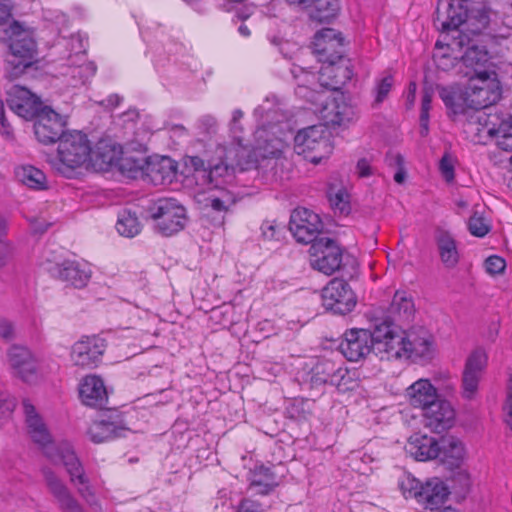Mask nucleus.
Listing matches in <instances>:
<instances>
[{
  "label": "nucleus",
  "mask_w": 512,
  "mask_h": 512,
  "mask_svg": "<svg viewBox=\"0 0 512 512\" xmlns=\"http://www.w3.org/2000/svg\"><path fill=\"white\" fill-rule=\"evenodd\" d=\"M298 6L306 9L310 19L318 23L329 22L339 9L337 0H303Z\"/></svg>",
  "instance_id": "72a5a7b5"
},
{
  "label": "nucleus",
  "mask_w": 512,
  "mask_h": 512,
  "mask_svg": "<svg viewBox=\"0 0 512 512\" xmlns=\"http://www.w3.org/2000/svg\"><path fill=\"white\" fill-rule=\"evenodd\" d=\"M439 170L441 172V175L447 182L450 183L454 180V159L450 154L445 153L442 156L439 162Z\"/></svg>",
  "instance_id": "a18cd8bd"
},
{
  "label": "nucleus",
  "mask_w": 512,
  "mask_h": 512,
  "mask_svg": "<svg viewBox=\"0 0 512 512\" xmlns=\"http://www.w3.org/2000/svg\"><path fill=\"white\" fill-rule=\"evenodd\" d=\"M42 474L49 493L62 512H84L68 486L52 469L44 467Z\"/></svg>",
  "instance_id": "f3484780"
},
{
  "label": "nucleus",
  "mask_w": 512,
  "mask_h": 512,
  "mask_svg": "<svg viewBox=\"0 0 512 512\" xmlns=\"http://www.w3.org/2000/svg\"><path fill=\"white\" fill-rule=\"evenodd\" d=\"M236 512H263V509L259 502L245 498L240 501Z\"/></svg>",
  "instance_id": "5fc2aeb1"
},
{
  "label": "nucleus",
  "mask_w": 512,
  "mask_h": 512,
  "mask_svg": "<svg viewBox=\"0 0 512 512\" xmlns=\"http://www.w3.org/2000/svg\"><path fill=\"white\" fill-rule=\"evenodd\" d=\"M393 77L391 75H387L382 78L376 86V97L375 102L380 104L384 101V99L388 96L389 92L393 86Z\"/></svg>",
  "instance_id": "49530a36"
},
{
  "label": "nucleus",
  "mask_w": 512,
  "mask_h": 512,
  "mask_svg": "<svg viewBox=\"0 0 512 512\" xmlns=\"http://www.w3.org/2000/svg\"><path fill=\"white\" fill-rule=\"evenodd\" d=\"M156 229L164 236L181 231L187 222L186 210L174 199H159L151 208Z\"/></svg>",
  "instance_id": "0eeeda50"
},
{
  "label": "nucleus",
  "mask_w": 512,
  "mask_h": 512,
  "mask_svg": "<svg viewBox=\"0 0 512 512\" xmlns=\"http://www.w3.org/2000/svg\"><path fill=\"white\" fill-rule=\"evenodd\" d=\"M289 229L298 242L312 245L318 239L317 234L322 229V222L313 211L298 208L291 214Z\"/></svg>",
  "instance_id": "4468645a"
},
{
  "label": "nucleus",
  "mask_w": 512,
  "mask_h": 512,
  "mask_svg": "<svg viewBox=\"0 0 512 512\" xmlns=\"http://www.w3.org/2000/svg\"><path fill=\"white\" fill-rule=\"evenodd\" d=\"M242 117H243V112L241 110H235L233 112L232 121H231L232 131L236 132L237 130H240L238 123L242 119Z\"/></svg>",
  "instance_id": "774afa93"
},
{
  "label": "nucleus",
  "mask_w": 512,
  "mask_h": 512,
  "mask_svg": "<svg viewBox=\"0 0 512 512\" xmlns=\"http://www.w3.org/2000/svg\"><path fill=\"white\" fill-rule=\"evenodd\" d=\"M210 206L212 210L216 212H225L227 210V206L225 205L224 201L220 198H212L210 200Z\"/></svg>",
  "instance_id": "69168bd1"
},
{
  "label": "nucleus",
  "mask_w": 512,
  "mask_h": 512,
  "mask_svg": "<svg viewBox=\"0 0 512 512\" xmlns=\"http://www.w3.org/2000/svg\"><path fill=\"white\" fill-rule=\"evenodd\" d=\"M432 102V93L425 89L422 96L421 110L430 111Z\"/></svg>",
  "instance_id": "0e129e2a"
},
{
  "label": "nucleus",
  "mask_w": 512,
  "mask_h": 512,
  "mask_svg": "<svg viewBox=\"0 0 512 512\" xmlns=\"http://www.w3.org/2000/svg\"><path fill=\"white\" fill-rule=\"evenodd\" d=\"M465 95L468 105L482 112V109L495 104L500 99L501 89L499 84H492L478 90H466Z\"/></svg>",
  "instance_id": "f704fd0d"
},
{
  "label": "nucleus",
  "mask_w": 512,
  "mask_h": 512,
  "mask_svg": "<svg viewBox=\"0 0 512 512\" xmlns=\"http://www.w3.org/2000/svg\"><path fill=\"white\" fill-rule=\"evenodd\" d=\"M82 402L90 407L102 408L108 401L104 382L97 376H86L79 387Z\"/></svg>",
  "instance_id": "c756f323"
},
{
  "label": "nucleus",
  "mask_w": 512,
  "mask_h": 512,
  "mask_svg": "<svg viewBox=\"0 0 512 512\" xmlns=\"http://www.w3.org/2000/svg\"><path fill=\"white\" fill-rule=\"evenodd\" d=\"M27 432L32 441L39 446L43 454L54 464H63L70 482L77 487L79 495L90 505L96 504V498L89 484L84 467L68 442L56 443L42 417L34 405L24 399L22 402Z\"/></svg>",
  "instance_id": "f257e3e1"
},
{
  "label": "nucleus",
  "mask_w": 512,
  "mask_h": 512,
  "mask_svg": "<svg viewBox=\"0 0 512 512\" xmlns=\"http://www.w3.org/2000/svg\"><path fill=\"white\" fill-rule=\"evenodd\" d=\"M341 353L349 361H358L374 352L370 330L353 328L345 332L339 345Z\"/></svg>",
  "instance_id": "6ab92c4d"
},
{
  "label": "nucleus",
  "mask_w": 512,
  "mask_h": 512,
  "mask_svg": "<svg viewBox=\"0 0 512 512\" xmlns=\"http://www.w3.org/2000/svg\"><path fill=\"white\" fill-rule=\"evenodd\" d=\"M116 429V425L112 422L97 421L89 427L87 433L92 442L102 443L113 439L116 436Z\"/></svg>",
  "instance_id": "a19ab883"
},
{
  "label": "nucleus",
  "mask_w": 512,
  "mask_h": 512,
  "mask_svg": "<svg viewBox=\"0 0 512 512\" xmlns=\"http://www.w3.org/2000/svg\"><path fill=\"white\" fill-rule=\"evenodd\" d=\"M278 126L259 128L256 131L255 153L261 158H278L287 146L286 135L278 136Z\"/></svg>",
  "instance_id": "aec40b11"
},
{
  "label": "nucleus",
  "mask_w": 512,
  "mask_h": 512,
  "mask_svg": "<svg viewBox=\"0 0 512 512\" xmlns=\"http://www.w3.org/2000/svg\"><path fill=\"white\" fill-rule=\"evenodd\" d=\"M7 362L15 377L27 383L37 380V362L34 355L26 347L11 346L7 351Z\"/></svg>",
  "instance_id": "2eb2a0df"
},
{
  "label": "nucleus",
  "mask_w": 512,
  "mask_h": 512,
  "mask_svg": "<svg viewBox=\"0 0 512 512\" xmlns=\"http://www.w3.org/2000/svg\"><path fill=\"white\" fill-rule=\"evenodd\" d=\"M277 486L276 476L270 468L260 466L253 471L249 487L256 494L267 495Z\"/></svg>",
  "instance_id": "e433bc0d"
},
{
  "label": "nucleus",
  "mask_w": 512,
  "mask_h": 512,
  "mask_svg": "<svg viewBox=\"0 0 512 512\" xmlns=\"http://www.w3.org/2000/svg\"><path fill=\"white\" fill-rule=\"evenodd\" d=\"M433 352V337L423 328H412L399 337L393 358H429Z\"/></svg>",
  "instance_id": "1a4fd4ad"
},
{
  "label": "nucleus",
  "mask_w": 512,
  "mask_h": 512,
  "mask_svg": "<svg viewBox=\"0 0 512 512\" xmlns=\"http://www.w3.org/2000/svg\"><path fill=\"white\" fill-rule=\"evenodd\" d=\"M8 44L5 54V74L13 80L39 62L37 42L33 31L14 21L8 28Z\"/></svg>",
  "instance_id": "f03ea898"
},
{
  "label": "nucleus",
  "mask_w": 512,
  "mask_h": 512,
  "mask_svg": "<svg viewBox=\"0 0 512 512\" xmlns=\"http://www.w3.org/2000/svg\"><path fill=\"white\" fill-rule=\"evenodd\" d=\"M65 121L50 108H43L34 122V133L39 142L52 144L61 140Z\"/></svg>",
  "instance_id": "a211bd4d"
},
{
  "label": "nucleus",
  "mask_w": 512,
  "mask_h": 512,
  "mask_svg": "<svg viewBox=\"0 0 512 512\" xmlns=\"http://www.w3.org/2000/svg\"><path fill=\"white\" fill-rule=\"evenodd\" d=\"M405 398L414 408L425 410L435 402L439 396L437 389L431 384L430 380L421 378L406 388Z\"/></svg>",
  "instance_id": "c85d7f7f"
},
{
  "label": "nucleus",
  "mask_w": 512,
  "mask_h": 512,
  "mask_svg": "<svg viewBox=\"0 0 512 512\" xmlns=\"http://www.w3.org/2000/svg\"><path fill=\"white\" fill-rule=\"evenodd\" d=\"M465 75L469 77L466 90H478V88L499 84V81L495 78V73H490L487 70L475 71L473 75H470V72L466 71Z\"/></svg>",
  "instance_id": "79ce46f5"
},
{
  "label": "nucleus",
  "mask_w": 512,
  "mask_h": 512,
  "mask_svg": "<svg viewBox=\"0 0 512 512\" xmlns=\"http://www.w3.org/2000/svg\"><path fill=\"white\" fill-rule=\"evenodd\" d=\"M294 150L314 164L327 158L333 150L323 125H312L301 129L294 136Z\"/></svg>",
  "instance_id": "423d86ee"
},
{
  "label": "nucleus",
  "mask_w": 512,
  "mask_h": 512,
  "mask_svg": "<svg viewBox=\"0 0 512 512\" xmlns=\"http://www.w3.org/2000/svg\"><path fill=\"white\" fill-rule=\"evenodd\" d=\"M414 311L412 298L406 292L397 291L389 307V318L394 322H408Z\"/></svg>",
  "instance_id": "c9c22d12"
},
{
  "label": "nucleus",
  "mask_w": 512,
  "mask_h": 512,
  "mask_svg": "<svg viewBox=\"0 0 512 512\" xmlns=\"http://www.w3.org/2000/svg\"><path fill=\"white\" fill-rule=\"evenodd\" d=\"M506 408L508 410L507 423H508V425L512 429V375H511V378H510V384H509V388H508Z\"/></svg>",
  "instance_id": "680f3d73"
},
{
  "label": "nucleus",
  "mask_w": 512,
  "mask_h": 512,
  "mask_svg": "<svg viewBox=\"0 0 512 512\" xmlns=\"http://www.w3.org/2000/svg\"><path fill=\"white\" fill-rule=\"evenodd\" d=\"M468 228L471 234L477 237H483L489 231V226L485 223L484 218L476 213L470 217Z\"/></svg>",
  "instance_id": "c03bdc74"
},
{
  "label": "nucleus",
  "mask_w": 512,
  "mask_h": 512,
  "mask_svg": "<svg viewBox=\"0 0 512 512\" xmlns=\"http://www.w3.org/2000/svg\"><path fill=\"white\" fill-rule=\"evenodd\" d=\"M480 127H477V132H486L489 136H497V145L500 149L512 152V116L504 120L497 129L494 126L488 125L489 115L485 112H476L472 116Z\"/></svg>",
  "instance_id": "393cba45"
},
{
  "label": "nucleus",
  "mask_w": 512,
  "mask_h": 512,
  "mask_svg": "<svg viewBox=\"0 0 512 512\" xmlns=\"http://www.w3.org/2000/svg\"><path fill=\"white\" fill-rule=\"evenodd\" d=\"M356 171L359 177H369L374 174V170L369 161L365 158L359 159L356 165Z\"/></svg>",
  "instance_id": "4d7b16f0"
},
{
  "label": "nucleus",
  "mask_w": 512,
  "mask_h": 512,
  "mask_svg": "<svg viewBox=\"0 0 512 512\" xmlns=\"http://www.w3.org/2000/svg\"><path fill=\"white\" fill-rule=\"evenodd\" d=\"M387 162L390 166H397L398 167V170L397 172L395 173L394 175V180L395 182H397L398 184H402L405 180V177H406V173L404 171V168H403V163H404V160H403V157L396 153V154H389L387 156Z\"/></svg>",
  "instance_id": "de8ad7c7"
},
{
  "label": "nucleus",
  "mask_w": 512,
  "mask_h": 512,
  "mask_svg": "<svg viewBox=\"0 0 512 512\" xmlns=\"http://www.w3.org/2000/svg\"><path fill=\"white\" fill-rule=\"evenodd\" d=\"M106 347V341L101 337L83 336L71 348V361L82 368H95L101 362Z\"/></svg>",
  "instance_id": "9b49d317"
},
{
  "label": "nucleus",
  "mask_w": 512,
  "mask_h": 512,
  "mask_svg": "<svg viewBox=\"0 0 512 512\" xmlns=\"http://www.w3.org/2000/svg\"><path fill=\"white\" fill-rule=\"evenodd\" d=\"M116 230L120 235L132 238L140 232L141 224L135 213L124 210L118 217Z\"/></svg>",
  "instance_id": "ea45409f"
},
{
  "label": "nucleus",
  "mask_w": 512,
  "mask_h": 512,
  "mask_svg": "<svg viewBox=\"0 0 512 512\" xmlns=\"http://www.w3.org/2000/svg\"><path fill=\"white\" fill-rule=\"evenodd\" d=\"M16 407L13 397L7 393H0V421H7L11 418Z\"/></svg>",
  "instance_id": "37998d69"
},
{
  "label": "nucleus",
  "mask_w": 512,
  "mask_h": 512,
  "mask_svg": "<svg viewBox=\"0 0 512 512\" xmlns=\"http://www.w3.org/2000/svg\"><path fill=\"white\" fill-rule=\"evenodd\" d=\"M199 126L206 133H214L217 128V120L211 115H205L199 120Z\"/></svg>",
  "instance_id": "6e6d98bb"
},
{
  "label": "nucleus",
  "mask_w": 512,
  "mask_h": 512,
  "mask_svg": "<svg viewBox=\"0 0 512 512\" xmlns=\"http://www.w3.org/2000/svg\"><path fill=\"white\" fill-rule=\"evenodd\" d=\"M466 450L463 442L454 436L440 439L439 459L449 469L458 468L464 461Z\"/></svg>",
  "instance_id": "2f4dec72"
},
{
  "label": "nucleus",
  "mask_w": 512,
  "mask_h": 512,
  "mask_svg": "<svg viewBox=\"0 0 512 512\" xmlns=\"http://www.w3.org/2000/svg\"><path fill=\"white\" fill-rule=\"evenodd\" d=\"M189 165L194 168L196 172V178L203 181L208 169L205 166V161L198 156H192L189 158Z\"/></svg>",
  "instance_id": "603ef678"
},
{
  "label": "nucleus",
  "mask_w": 512,
  "mask_h": 512,
  "mask_svg": "<svg viewBox=\"0 0 512 512\" xmlns=\"http://www.w3.org/2000/svg\"><path fill=\"white\" fill-rule=\"evenodd\" d=\"M10 252L9 245L6 242L0 241V268L6 264Z\"/></svg>",
  "instance_id": "e2e57ef3"
},
{
  "label": "nucleus",
  "mask_w": 512,
  "mask_h": 512,
  "mask_svg": "<svg viewBox=\"0 0 512 512\" xmlns=\"http://www.w3.org/2000/svg\"><path fill=\"white\" fill-rule=\"evenodd\" d=\"M425 426L436 433L451 428L455 421V411L451 404L438 398L424 410Z\"/></svg>",
  "instance_id": "5701e85b"
},
{
  "label": "nucleus",
  "mask_w": 512,
  "mask_h": 512,
  "mask_svg": "<svg viewBox=\"0 0 512 512\" xmlns=\"http://www.w3.org/2000/svg\"><path fill=\"white\" fill-rule=\"evenodd\" d=\"M119 151L115 146L101 141L96 145L95 150L91 149V160L89 163L98 169H105L118 160Z\"/></svg>",
  "instance_id": "4c0bfd02"
},
{
  "label": "nucleus",
  "mask_w": 512,
  "mask_h": 512,
  "mask_svg": "<svg viewBox=\"0 0 512 512\" xmlns=\"http://www.w3.org/2000/svg\"><path fill=\"white\" fill-rule=\"evenodd\" d=\"M319 72V81L323 87L338 90L351 80L353 72L347 63L341 60L324 63Z\"/></svg>",
  "instance_id": "bb28decb"
},
{
  "label": "nucleus",
  "mask_w": 512,
  "mask_h": 512,
  "mask_svg": "<svg viewBox=\"0 0 512 512\" xmlns=\"http://www.w3.org/2000/svg\"><path fill=\"white\" fill-rule=\"evenodd\" d=\"M323 305L335 314L345 315L356 306V295L343 279L334 278L322 290Z\"/></svg>",
  "instance_id": "9d476101"
},
{
  "label": "nucleus",
  "mask_w": 512,
  "mask_h": 512,
  "mask_svg": "<svg viewBox=\"0 0 512 512\" xmlns=\"http://www.w3.org/2000/svg\"><path fill=\"white\" fill-rule=\"evenodd\" d=\"M394 321L389 317L383 320H377L373 330L370 331L371 343H373L374 353L381 359H392V351L399 345L400 334L396 333Z\"/></svg>",
  "instance_id": "dca6fc26"
},
{
  "label": "nucleus",
  "mask_w": 512,
  "mask_h": 512,
  "mask_svg": "<svg viewBox=\"0 0 512 512\" xmlns=\"http://www.w3.org/2000/svg\"><path fill=\"white\" fill-rule=\"evenodd\" d=\"M58 273L62 281L75 288H83L89 282L92 271L86 263L66 261L60 266Z\"/></svg>",
  "instance_id": "473e14b6"
},
{
  "label": "nucleus",
  "mask_w": 512,
  "mask_h": 512,
  "mask_svg": "<svg viewBox=\"0 0 512 512\" xmlns=\"http://www.w3.org/2000/svg\"><path fill=\"white\" fill-rule=\"evenodd\" d=\"M478 26L475 28H472L471 31L473 33H478L481 31L482 28H484L488 23V17L485 13H479L477 16Z\"/></svg>",
  "instance_id": "338daca9"
},
{
  "label": "nucleus",
  "mask_w": 512,
  "mask_h": 512,
  "mask_svg": "<svg viewBox=\"0 0 512 512\" xmlns=\"http://www.w3.org/2000/svg\"><path fill=\"white\" fill-rule=\"evenodd\" d=\"M309 253L312 268L325 275H332L342 265V249L328 237H321L313 242Z\"/></svg>",
  "instance_id": "6e6552de"
},
{
  "label": "nucleus",
  "mask_w": 512,
  "mask_h": 512,
  "mask_svg": "<svg viewBox=\"0 0 512 512\" xmlns=\"http://www.w3.org/2000/svg\"><path fill=\"white\" fill-rule=\"evenodd\" d=\"M440 440L426 434L415 433L408 439L406 451L418 461L436 459Z\"/></svg>",
  "instance_id": "cd10ccee"
},
{
  "label": "nucleus",
  "mask_w": 512,
  "mask_h": 512,
  "mask_svg": "<svg viewBox=\"0 0 512 512\" xmlns=\"http://www.w3.org/2000/svg\"><path fill=\"white\" fill-rule=\"evenodd\" d=\"M241 148L235 145H217L214 156L208 160V169L203 184L211 188H221L234 178L235 167L240 165Z\"/></svg>",
  "instance_id": "39448f33"
},
{
  "label": "nucleus",
  "mask_w": 512,
  "mask_h": 512,
  "mask_svg": "<svg viewBox=\"0 0 512 512\" xmlns=\"http://www.w3.org/2000/svg\"><path fill=\"white\" fill-rule=\"evenodd\" d=\"M447 49L454 54L450 63L445 62V60H450L446 53L434 55L437 65L442 69H447L450 65L453 66L454 60L460 59L466 68L475 72L482 70L488 62L487 51L474 44L467 35L461 32L447 44Z\"/></svg>",
  "instance_id": "20e7f679"
},
{
  "label": "nucleus",
  "mask_w": 512,
  "mask_h": 512,
  "mask_svg": "<svg viewBox=\"0 0 512 512\" xmlns=\"http://www.w3.org/2000/svg\"><path fill=\"white\" fill-rule=\"evenodd\" d=\"M11 17L10 0H0V25L6 23Z\"/></svg>",
  "instance_id": "bf43d9fd"
},
{
  "label": "nucleus",
  "mask_w": 512,
  "mask_h": 512,
  "mask_svg": "<svg viewBox=\"0 0 512 512\" xmlns=\"http://www.w3.org/2000/svg\"><path fill=\"white\" fill-rule=\"evenodd\" d=\"M439 96L448 108L452 109L455 113L458 112L459 106L455 102V92L446 87H441L439 90Z\"/></svg>",
  "instance_id": "3c124183"
},
{
  "label": "nucleus",
  "mask_w": 512,
  "mask_h": 512,
  "mask_svg": "<svg viewBox=\"0 0 512 512\" xmlns=\"http://www.w3.org/2000/svg\"><path fill=\"white\" fill-rule=\"evenodd\" d=\"M413 496L425 509L433 510L444 503L448 496V489L439 478H432L421 484L419 489L414 488Z\"/></svg>",
  "instance_id": "a878e982"
},
{
  "label": "nucleus",
  "mask_w": 512,
  "mask_h": 512,
  "mask_svg": "<svg viewBox=\"0 0 512 512\" xmlns=\"http://www.w3.org/2000/svg\"><path fill=\"white\" fill-rule=\"evenodd\" d=\"M14 327L7 320H0V337L6 341L14 338Z\"/></svg>",
  "instance_id": "13d9d810"
},
{
  "label": "nucleus",
  "mask_w": 512,
  "mask_h": 512,
  "mask_svg": "<svg viewBox=\"0 0 512 512\" xmlns=\"http://www.w3.org/2000/svg\"><path fill=\"white\" fill-rule=\"evenodd\" d=\"M313 45L320 62H335L342 59V38L334 29L324 28L317 32Z\"/></svg>",
  "instance_id": "412c9836"
},
{
  "label": "nucleus",
  "mask_w": 512,
  "mask_h": 512,
  "mask_svg": "<svg viewBox=\"0 0 512 512\" xmlns=\"http://www.w3.org/2000/svg\"><path fill=\"white\" fill-rule=\"evenodd\" d=\"M329 201L334 208L339 209L340 212H342V213L347 211L349 208L348 201H347V194L342 189H339L335 193H330Z\"/></svg>",
  "instance_id": "09e8293b"
},
{
  "label": "nucleus",
  "mask_w": 512,
  "mask_h": 512,
  "mask_svg": "<svg viewBox=\"0 0 512 512\" xmlns=\"http://www.w3.org/2000/svg\"><path fill=\"white\" fill-rule=\"evenodd\" d=\"M10 109L24 119L38 117L41 102L37 96L24 87H15L8 100Z\"/></svg>",
  "instance_id": "b1692460"
},
{
  "label": "nucleus",
  "mask_w": 512,
  "mask_h": 512,
  "mask_svg": "<svg viewBox=\"0 0 512 512\" xmlns=\"http://www.w3.org/2000/svg\"><path fill=\"white\" fill-rule=\"evenodd\" d=\"M429 132V111L420 112V134L426 136Z\"/></svg>",
  "instance_id": "052dcab7"
},
{
  "label": "nucleus",
  "mask_w": 512,
  "mask_h": 512,
  "mask_svg": "<svg viewBox=\"0 0 512 512\" xmlns=\"http://www.w3.org/2000/svg\"><path fill=\"white\" fill-rule=\"evenodd\" d=\"M91 160V145L87 136L75 131L64 135L58 144L57 157L50 161L52 168L70 178L79 168L85 167Z\"/></svg>",
  "instance_id": "7ed1b4c3"
},
{
  "label": "nucleus",
  "mask_w": 512,
  "mask_h": 512,
  "mask_svg": "<svg viewBox=\"0 0 512 512\" xmlns=\"http://www.w3.org/2000/svg\"><path fill=\"white\" fill-rule=\"evenodd\" d=\"M467 0L440 2L435 15V25L442 31L457 30L462 24L471 22L475 16L469 14Z\"/></svg>",
  "instance_id": "ddd939ff"
},
{
  "label": "nucleus",
  "mask_w": 512,
  "mask_h": 512,
  "mask_svg": "<svg viewBox=\"0 0 512 512\" xmlns=\"http://www.w3.org/2000/svg\"><path fill=\"white\" fill-rule=\"evenodd\" d=\"M488 356L484 349L476 348L467 357L462 375V396L473 399L487 367Z\"/></svg>",
  "instance_id": "f8f14e48"
},
{
  "label": "nucleus",
  "mask_w": 512,
  "mask_h": 512,
  "mask_svg": "<svg viewBox=\"0 0 512 512\" xmlns=\"http://www.w3.org/2000/svg\"><path fill=\"white\" fill-rule=\"evenodd\" d=\"M0 133L7 139H11L13 137V129L6 119L4 104L2 101H0Z\"/></svg>",
  "instance_id": "864d4df0"
},
{
  "label": "nucleus",
  "mask_w": 512,
  "mask_h": 512,
  "mask_svg": "<svg viewBox=\"0 0 512 512\" xmlns=\"http://www.w3.org/2000/svg\"><path fill=\"white\" fill-rule=\"evenodd\" d=\"M17 179L27 187L35 190H45L47 180L45 174L34 166H22L16 169Z\"/></svg>",
  "instance_id": "58836bf2"
},
{
  "label": "nucleus",
  "mask_w": 512,
  "mask_h": 512,
  "mask_svg": "<svg viewBox=\"0 0 512 512\" xmlns=\"http://www.w3.org/2000/svg\"><path fill=\"white\" fill-rule=\"evenodd\" d=\"M505 266V260L499 256H490L485 261L486 271L492 275L501 273Z\"/></svg>",
  "instance_id": "8fccbe9b"
},
{
  "label": "nucleus",
  "mask_w": 512,
  "mask_h": 512,
  "mask_svg": "<svg viewBox=\"0 0 512 512\" xmlns=\"http://www.w3.org/2000/svg\"><path fill=\"white\" fill-rule=\"evenodd\" d=\"M435 243L441 263L446 269H454L460 261L458 243L454 236L444 230L437 231Z\"/></svg>",
  "instance_id": "7c9ffc66"
},
{
  "label": "nucleus",
  "mask_w": 512,
  "mask_h": 512,
  "mask_svg": "<svg viewBox=\"0 0 512 512\" xmlns=\"http://www.w3.org/2000/svg\"><path fill=\"white\" fill-rule=\"evenodd\" d=\"M320 114L325 123L331 126L347 125L356 117L355 108L347 102L343 94L326 101Z\"/></svg>",
  "instance_id": "4be33fe9"
}]
</instances>
